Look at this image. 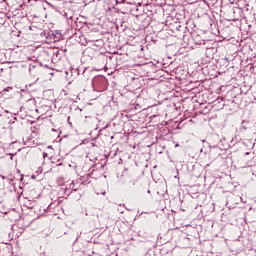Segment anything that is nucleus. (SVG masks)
<instances>
[{
    "label": "nucleus",
    "instance_id": "nucleus-1",
    "mask_svg": "<svg viewBox=\"0 0 256 256\" xmlns=\"http://www.w3.org/2000/svg\"><path fill=\"white\" fill-rule=\"evenodd\" d=\"M79 189H81V182H79V180L72 181L71 184H69V187L64 188V193L66 195H69V193H71V191H79Z\"/></svg>",
    "mask_w": 256,
    "mask_h": 256
},
{
    "label": "nucleus",
    "instance_id": "nucleus-2",
    "mask_svg": "<svg viewBox=\"0 0 256 256\" xmlns=\"http://www.w3.org/2000/svg\"><path fill=\"white\" fill-rule=\"evenodd\" d=\"M255 158V154L251 153V152H246L243 156H242V161L245 165H247V167H251V161H253V159Z\"/></svg>",
    "mask_w": 256,
    "mask_h": 256
},
{
    "label": "nucleus",
    "instance_id": "nucleus-3",
    "mask_svg": "<svg viewBox=\"0 0 256 256\" xmlns=\"http://www.w3.org/2000/svg\"><path fill=\"white\" fill-rule=\"evenodd\" d=\"M63 39V35L59 31L51 32L50 34V43H57L58 41H61Z\"/></svg>",
    "mask_w": 256,
    "mask_h": 256
},
{
    "label": "nucleus",
    "instance_id": "nucleus-4",
    "mask_svg": "<svg viewBox=\"0 0 256 256\" xmlns=\"http://www.w3.org/2000/svg\"><path fill=\"white\" fill-rule=\"evenodd\" d=\"M81 187H83V185H89V183H91V176L86 175V176H82L80 177V179H78Z\"/></svg>",
    "mask_w": 256,
    "mask_h": 256
},
{
    "label": "nucleus",
    "instance_id": "nucleus-5",
    "mask_svg": "<svg viewBox=\"0 0 256 256\" xmlns=\"http://www.w3.org/2000/svg\"><path fill=\"white\" fill-rule=\"evenodd\" d=\"M192 39L196 45H203L205 44V40L199 39V35L197 33L192 34Z\"/></svg>",
    "mask_w": 256,
    "mask_h": 256
},
{
    "label": "nucleus",
    "instance_id": "nucleus-6",
    "mask_svg": "<svg viewBox=\"0 0 256 256\" xmlns=\"http://www.w3.org/2000/svg\"><path fill=\"white\" fill-rule=\"evenodd\" d=\"M41 209L44 211V213H53V209H55V207L53 206V204L50 205H43L41 206Z\"/></svg>",
    "mask_w": 256,
    "mask_h": 256
},
{
    "label": "nucleus",
    "instance_id": "nucleus-7",
    "mask_svg": "<svg viewBox=\"0 0 256 256\" xmlns=\"http://www.w3.org/2000/svg\"><path fill=\"white\" fill-rule=\"evenodd\" d=\"M241 127H242V129H244L246 131V129H249L251 127V122L244 120L241 123Z\"/></svg>",
    "mask_w": 256,
    "mask_h": 256
},
{
    "label": "nucleus",
    "instance_id": "nucleus-8",
    "mask_svg": "<svg viewBox=\"0 0 256 256\" xmlns=\"http://www.w3.org/2000/svg\"><path fill=\"white\" fill-rule=\"evenodd\" d=\"M41 37H45V39L49 41V39H51V32L43 31Z\"/></svg>",
    "mask_w": 256,
    "mask_h": 256
},
{
    "label": "nucleus",
    "instance_id": "nucleus-9",
    "mask_svg": "<svg viewBox=\"0 0 256 256\" xmlns=\"http://www.w3.org/2000/svg\"><path fill=\"white\" fill-rule=\"evenodd\" d=\"M36 67H37V65H35V64H30V65H29V72H30V73H35L33 70H34Z\"/></svg>",
    "mask_w": 256,
    "mask_h": 256
},
{
    "label": "nucleus",
    "instance_id": "nucleus-10",
    "mask_svg": "<svg viewBox=\"0 0 256 256\" xmlns=\"http://www.w3.org/2000/svg\"><path fill=\"white\" fill-rule=\"evenodd\" d=\"M135 185H137V180H132V181H130V183H129V186H130V187H133V186H135Z\"/></svg>",
    "mask_w": 256,
    "mask_h": 256
},
{
    "label": "nucleus",
    "instance_id": "nucleus-11",
    "mask_svg": "<svg viewBox=\"0 0 256 256\" xmlns=\"http://www.w3.org/2000/svg\"><path fill=\"white\" fill-rule=\"evenodd\" d=\"M47 155H48L47 152H44L43 153V159H45V157H47Z\"/></svg>",
    "mask_w": 256,
    "mask_h": 256
},
{
    "label": "nucleus",
    "instance_id": "nucleus-12",
    "mask_svg": "<svg viewBox=\"0 0 256 256\" xmlns=\"http://www.w3.org/2000/svg\"><path fill=\"white\" fill-rule=\"evenodd\" d=\"M1 113H3V108L0 106V117H1Z\"/></svg>",
    "mask_w": 256,
    "mask_h": 256
},
{
    "label": "nucleus",
    "instance_id": "nucleus-13",
    "mask_svg": "<svg viewBox=\"0 0 256 256\" xmlns=\"http://www.w3.org/2000/svg\"><path fill=\"white\" fill-rule=\"evenodd\" d=\"M0 177H1L2 179H7V177H6V176H3V175H0Z\"/></svg>",
    "mask_w": 256,
    "mask_h": 256
},
{
    "label": "nucleus",
    "instance_id": "nucleus-14",
    "mask_svg": "<svg viewBox=\"0 0 256 256\" xmlns=\"http://www.w3.org/2000/svg\"><path fill=\"white\" fill-rule=\"evenodd\" d=\"M10 155V159L13 160V154H9Z\"/></svg>",
    "mask_w": 256,
    "mask_h": 256
},
{
    "label": "nucleus",
    "instance_id": "nucleus-15",
    "mask_svg": "<svg viewBox=\"0 0 256 256\" xmlns=\"http://www.w3.org/2000/svg\"><path fill=\"white\" fill-rule=\"evenodd\" d=\"M9 89H11V87L6 88L5 91H9Z\"/></svg>",
    "mask_w": 256,
    "mask_h": 256
},
{
    "label": "nucleus",
    "instance_id": "nucleus-16",
    "mask_svg": "<svg viewBox=\"0 0 256 256\" xmlns=\"http://www.w3.org/2000/svg\"><path fill=\"white\" fill-rule=\"evenodd\" d=\"M13 121H17V117H14V118H13Z\"/></svg>",
    "mask_w": 256,
    "mask_h": 256
},
{
    "label": "nucleus",
    "instance_id": "nucleus-17",
    "mask_svg": "<svg viewBox=\"0 0 256 256\" xmlns=\"http://www.w3.org/2000/svg\"><path fill=\"white\" fill-rule=\"evenodd\" d=\"M57 165H58V166H61V165H63V164H62V163H58Z\"/></svg>",
    "mask_w": 256,
    "mask_h": 256
},
{
    "label": "nucleus",
    "instance_id": "nucleus-18",
    "mask_svg": "<svg viewBox=\"0 0 256 256\" xmlns=\"http://www.w3.org/2000/svg\"><path fill=\"white\" fill-rule=\"evenodd\" d=\"M176 147H179V144H176Z\"/></svg>",
    "mask_w": 256,
    "mask_h": 256
}]
</instances>
